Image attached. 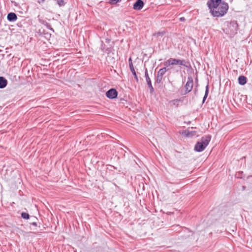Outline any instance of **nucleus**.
Instances as JSON below:
<instances>
[{"label": "nucleus", "mask_w": 252, "mask_h": 252, "mask_svg": "<svg viewBox=\"0 0 252 252\" xmlns=\"http://www.w3.org/2000/svg\"><path fill=\"white\" fill-rule=\"evenodd\" d=\"M207 6L211 15L216 18L224 16L229 9L228 4L222 0H208Z\"/></svg>", "instance_id": "nucleus-1"}, {"label": "nucleus", "mask_w": 252, "mask_h": 252, "mask_svg": "<svg viewBox=\"0 0 252 252\" xmlns=\"http://www.w3.org/2000/svg\"><path fill=\"white\" fill-rule=\"evenodd\" d=\"M211 139V136L208 135L203 136L200 141H198L194 146V150L197 152H202L208 145Z\"/></svg>", "instance_id": "nucleus-2"}, {"label": "nucleus", "mask_w": 252, "mask_h": 252, "mask_svg": "<svg viewBox=\"0 0 252 252\" xmlns=\"http://www.w3.org/2000/svg\"><path fill=\"white\" fill-rule=\"evenodd\" d=\"M239 26L236 21L227 22V27L224 30L226 34L233 36L237 33Z\"/></svg>", "instance_id": "nucleus-3"}, {"label": "nucleus", "mask_w": 252, "mask_h": 252, "mask_svg": "<svg viewBox=\"0 0 252 252\" xmlns=\"http://www.w3.org/2000/svg\"><path fill=\"white\" fill-rule=\"evenodd\" d=\"M188 81L186 83L185 87V91L184 93H182V95H185L191 91L193 86V80L191 76L188 77Z\"/></svg>", "instance_id": "nucleus-4"}, {"label": "nucleus", "mask_w": 252, "mask_h": 252, "mask_svg": "<svg viewBox=\"0 0 252 252\" xmlns=\"http://www.w3.org/2000/svg\"><path fill=\"white\" fill-rule=\"evenodd\" d=\"M118 92L114 88L109 89L106 93V96L107 98L110 99L116 98L118 96Z\"/></svg>", "instance_id": "nucleus-5"}, {"label": "nucleus", "mask_w": 252, "mask_h": 252, "mask_svg": "<svg viewBox=\"0 0 252 252\" xmlns=\"http://www.w3.org/2000/svg\"><path fill=\"white\" fill-rule=\"evenodd\" d=\"M145 77L149 88L150 89V93L153 94L154 92V88H153L151 79L149 76L148 70L147 68L145 69Z\"/></svg>", "instance_id": "nucleus-6"}, {"label": "nucleus", "mask_w": 252, "mask_h": 252, "mask_svg": "<svg viewBox=\"0 0 252 252\" xmlns=\"http://www.w3.org/2000/svg\"><path fill=\"white\" fill-rule=\"evenodd\" d=\"M144 4L142 0H136L133 4V9L135 10H140L143 8Z\"/></svg>", "instance_id": "nucleus-7"}, {"label": "nucleus", "mask_w": 252, "mask_h": 252, "mask_svg": "<svg viewBox=\"0 0 252 252\" xmlns=\"http://www.w3.org/2000/svg\"><path fill=\"white\" fill-rule=\"evenodd\" d=\"M113 45L109 44V46H107L103 41H101L100 49L103 52L109 54L111 52Z\"/></svg>", "instance_id": "nucleus-8"}, {"label": "nucleus", "mask_w": 252, "mask_h": 252, "mask_svg": "<svg viewBox=\"0 0 252 252\" xmlns=\"http://www.w3.org/2000/svg\"><path fill=\"white\" fill-rule=\"evenodd\" d=\"M17 14L14 12H9L7 16V19L9 22H14L17 20Z\"/></svg>", "instance_id": "nucleus-9"}, {"label": "nucleus", "mask_w": 252, "mask_h": 252, "mask_svg": "<svg viewBox=\"0 0 252 252\" xmlns=\"http://www.w3.org/2000/svg\"><path fill=\"white\" fill-rule=\"evenodd\" d=\"M177 64V59L172 58L169 59L168 60H167L166 62L164 63V65L165 66H167L170 65H174Z\"/></svg>", "instance_id": "nucleus-10"}, {"label": "nucleus", "mask_w": 252, "mask_h": 252, "mask_svg": "<svg viewBox=\"0 0 252 252\" xmlns=\"http://www.w3.org/2000/svg\"><path fill=\"white\" fill-rule=\"evenodd\" d=\"M177 63L178 64L184 66L187 68H189L190 66L189 62L185 60L177 59Z\"/></svg>", "instance_id": "nucleus-11"}, {"label": "nucleus", "mask_w": 252, "mask_h": 252, "mask_svg": "<svg viewBox=\"0 0 252 252\" xmlns=\"http://www.w3.org/2000/svg\"><path fill=\"white\" fill-rule=\"evenodd\" d=\"M238 81L239 85L243 86L247 83V78L244 75H241L238 77Z\"/></svg>", "instance_id": "nucleus-12"}, {"label": "nucleus", "mask_w": 252, "mask_h": 252, "mask_svg": "<svg viewBox=\"0 0 252 252\" xmlns=\"http://www.w3.org/2000/svg\"><path fill=\"white\" fill-rule=\"evenodd\" d=\"M7 85V80L2 76H0V89L4 88Z\"/></svg>", "instance_id": "nucleus-13"}, {"label": "nucleus", "mask_w": 252, "mask_h": 252, "mask_svg": "<svg viewBox=\"0 0 252 252\" xmlns=\"http://www.w3.org/2000/svg\"><path fill=\"white\" fill-rule=\"evenodd\" d=\"M209 92V84H207V86L205 87V94L204 95V97L202 99V103H204L208 95Z\"/></svg>", "instance_id": "nucleus-14"}, {"label": "nucleus", "mask_w": 252, "mask_h": 252, "mask_svg": "<svg viewBox=\"0 0 252 252\" xmlns=\"http://www.w3.org/2000/svg\"><path fill=\"white\" fill-rule=\"evenodd\" d=\"M168 69L166 67H162L158 71L157 74L163 77Z\"/></svg>", "instance_id": "nucleus-15"}, {"label": "nucleus", "mask_w": 252, "mask_h": 252, "mask_svg": "<svg viewBox=\"0 0 252 252\" xmlns=\"http://www.w3.org/2000/svg\"><path fill=\"white\" fill-rule=\"evenodd\" d=\"M129 69H130L132 74L134 76L135 80H136V81L137 82H138V78L136 74V71L134 69V66H133L129 67Z\"/></svg>", "instance_id": "nucleus-16"}, {"label": "nucleus", "mask_w": 252, "mask_h": 252, "mask_svg": "<svg viewBox=\"0 0 252 252\" xmlns=\"http://www.w3.org/2000/svg\"><path fill=\"white\" fill-rule=\"evenodd\" d=\"M41 24L45 25L50 31L54 32V30L52 28L51 25L45 21H42L40 22Z\"/></svg>", "instance_id": "nucleus-17"}, {"label": "nucleus", "mask_w": 252, "mask_h": 252, "mask_svg": "<svg viewBox=\"0 0 252 252\" xmlns=\"http://www.w3.org/2000/svg\"><path fill=\"white\" fill-rule=\"evenodd\" d=\"M21 217L25 220H28L30 219V216L28 213L22 212L21 213Z\"/></svg>", "instance_id": "nucleus-18"}, {"label": "nucleus", "mask_w": 252, "mask_h": 252, "mask_svg": "<svg viewBox=\"0 0 252 252\" xmlns=\"http://www.w3.org/2000/svg\"><path fill=\"white\" fill-rule=\"evenodd\" d=\"M162 78H163V77L157 74L155 83H157V84L161 83L162 82Z\"/></svg>", "instance_id": "nucleus-19"}, {"label": "nucleus", "mask_w": 252, "mask_h": 252, "mask_svg": "<svg viewBox=\"0 0 252 252\" xmlns=\"http://www.w3.org/2000/svg\"><path fill=\"white\" fill-rule=\"evenodd\" d=\"M108 3L111 5L116 4L119 2H120L122 0H108Z\"/></svg>", "instance_id": "nucleus-20"}, {"label": "nucleus", "mask_w": 252, "mask_h": 252, "mask_svg": "<svg viewBox=\"0 0 252 252\" xmlns=\"http://www.w3.org/2000/svg\"><path fill=\"white\" fill-rule=\"evenodd\" d=\"M57 3L60 6H63L65 4L63 0H57Z\"/></svg>", "instance_id": "nucleus-21"}, {"label": "nucleus", "mask_w": 252, "mask_h": 252, "mask_svg": "<svg viewBox=\"0 0 252 252\" xmlns=\"http://www.w3.org/2000/svg\"><path fill=\"white\" fill-rule=\"evenodd\" d=\"M175 99H173L171 101V102L172 103L173 105H175L176 107H178L179 106V103L178 102H175Z\"/></svg>", "instance_id": "nucleus-22"}, {"label": "nucleus", "mask_w": 252, "mask_h": 252, "mask_svg": "<svg viewBox=\"0 0 252 252\" xmlns=\"http://www.w3.org/2000/svg\"><path fill=\"white\" fill-rule=\"evenodd\" d=\"M128 63H129V67L133 66V63H132V59H131V57H130L128 59Z\"/></svg>", "instance_id": "nucleus-23"}, {"label": "nucleus", "mask_w": 252, "mask_h": 252, "mask_svg": "<svg viewBox=\"0 0 252 252\" xmlns=\"http://www.w3.org/2000/svg\"><path fill=\"white\" fill-rule=\"evenodd\" d=\"M43 33H44L46 36V37H50L51 36V34L50 33H49L48 32H45V31L44 30L43 32Z\"/></svg>", "instance_id": "nucleus-24"}, {"label": "nucleus", "mask_w": 252, "mask_h": 252, "mask_svg": "<svg viewBox=\"0 0 252 252\" xmlns=\"http://www.w3.org/2000/svg\"><path fill=\"white\" fill-rule=\"evenodd\" d=\"M184 100V97H181L179 99H175V102H183Z\"/></svg>", "instance_id": "nucleus-25"}, {"label": "nucleus", "mask_w": 252, "mask_h": 252, "mask_svg": "<svg viewBox=\"0 0 252 252\" xmlns=\"http://www.w3.org/2000/svg\"><path fill=\"white\" fill-rule=\"evenodd\" d=\"M184 134L186 135V136L189 137L190 135V133L188 130H186L185 131Z\"/></svg>", "instance_id": "nucleus-26"}, {"label": "nucleus", "mask_w": 252, "mask_h": 252, "mask_svg": "<svg viewBox=\"0 0 252 252\" xmlns=\"http://www.w3.org/2000/svg\"><path fill=\"white\" fill-rule=\"evenodd\" d=\"M110 42H111V39H109L108 38H107L105 39V42L106 43L109 44H110Z\"/></svg>", "instance_id": "nucleus-27"}, {"label": "nucleus", "mask_w": 252, "mask_h": 252, "mask_svg": "<svg viewBox=\"0 0 252 252\" xmlns=\"http://www.w3.org/2000/svg\"><path fill=\"white\" fill-rule=\"evenodd\" d=\"M45 0H38V3H39V4L40 3H43L45 2Z\"/></svg>", "instance_id": "nucleus-28"}, {"label": "nucleus", "mask_w": 252, "mask_h": 252, "mask_svg": "<svg viewBox=\"0 0 252 252\" xmlns=\"http://www.w3.org/2000/svg\"><path fill=\"white\" fill-rule=\"evenodd\" d=\"M185 20H186V19H185V17H181V18H180V21L184 22V21H185Z\"/></svg>", "instance_id": "nucleus-29"}, {"label": "nucleus", "mask_w": 252, "mask_h": 252, "mask_svg": "<svg viewBox=\"0 0 252 252\" xmlns=\"http://www.w3.org/2000/svg\"><path fill=\"white\" fill-rule=\"evenodd\" d=\"M31 224L33 226H37V223L36 222H31Z\"/></svg>", "instance_id": "nucleus-30"}, {"label": "nucleus", "mask_w": 252, "mask_h": 252, "mask_svg": "<svg viewBox=\"0 0 252 252\" xmlns=\"http://www.w3.org/2000/svg\"><path fill=\"white\" fill-rule=\"evenodd\" d=\"M197 92V88H194V94H196V93Z\"/></svg>", "instance_id": "nucleus-31"}, {"label": "nucleus", "mask_w": 252, "mask_h": 252, "mask_svg": "<svg viewBox=\"0 0 252 252\" xmlns=\"http://www.w3.org/2000/svg\"><path fill=\"white\" fill-rule=\"evenodd\" d=\"M112 167H113L114 169H117V168L115 167V166H113Z\"/></svg>", "instance_id": "nucleus-32"}]
</instances>
